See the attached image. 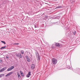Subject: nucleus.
Segmentation results:
<instances>
[{
	"mask_svg": "<svg viewBox=\"0 0 80 80\" xmlns=\"http://www.w3.org/2000/svg\"><path fill=\"white\" fill-rule=\"evenodd\" d=\"M52 63L54 65H55L57 63V60L55 58H53L52 60Z\"/></svg>",
	"mask_w": 80,
	"mask_h": 80,
	"instance_id": "nucleus-1",
	"label": "nucleus"
},
{
	"mask_svg": "<svg viewBox=\"0 0 80 80\" xmlns=\"http://www.w3.org/2000/svg\"><path fill=\"white\" fill-rule=\"evenodd\" d=\"M55 46L56 47H60V44L59 43H58V42H55Z\"/></svg>",
	"mask_w": 80,
	"mask_h": 80,
	"instance_id": "nucleus-2",
	"label": "nucleus"
},
{
	"mask_svg": "<svg viewBox=\"0 0 80 80\" xmlns=\"http://www.w3.org/2000/svg\"><path fill=\"white\" fill-rule=\"evenodd\" d=\"M14 68V67L13 66H11L10 68H9L8 69L7 71H10L12 70V69Z\"/></svg>",
	"mask_w": 80,
	"mask_h": 80,
	"instance_id": "nucleus-3",
	"label": "nucleus"
},
{
	"mask_svg": "<svg viewBox=\"0 0 80 80\" xmlns=\"http://www.w3.org/2000/svg\"><path fill=\"white\" fill-rule=\"evenodd\" d=\"M20 75L21 76V77H24V74H23V73L21 71H20Z\"/></svg>",
	"mask_w": 80,
	"mask_h": 80,
	"instance_id": "nucleus-4",
	"label": "nucleus"
},
{
	"mask_svg": "<svg viewBox=\"0 0 80 80\" xmlns=\"http://www.w3.org/2000/svg\"><path fill=\"white\" fill-rule=\"evenodd\" d=\"M30 75H31V73L30 72H29L28 74L26 75V77L28 78H29V77H30Z\"/></svg>",
	"mask_w": 80,
	"mask_h": 80,
	"instance_id": "nucleus-5",
	"label": "nucleus"
},
{
	"mask_svg": "<svg viewBox=\"0 0 80 80\" xmlns=\"http://www.w3.org/2000/svg\"><path fill=\"white\" fill-rule=\"evenodd\" d=\"M6 69H7V68H2L1 70H0V72H3V71H5V70Z\"/></svg>",
	"mask_w": 80,
	"mask_h": 80,
	"instance_id": "nucleus-6",
	"label": "nucleus"
},
{
	"mask_svg": "<svg viewBox=\"0 0 80 80\" xmlns=\"http://www.w3.org/2000/svg\"><path fill=\"white\" fill-rule=\"evenodd\" d=\"M12 73H13V72H11L8 73V74H7V75H6V77H8V76H10V75H11L12 74Z\"/></svg>",
	"mask_w": 80,
	"mask_h": 80,
	"instance_id": "nucleus-7",
	"label": "nucleus"
},
{
	"mask_svg": "<svg viewBox=\"0 0 80 80\" xmlns=\"http://www.w3.org/2000/svg\"><path fill=\"white\" fill-rule=\"evenodd\" d=\"M26 58H27L28 62H30V58H29V57L27 56H26Z\"/></svg>",
	"mask_w": 80,
	"mask_h": 80,
	"instance_id": "nucleus-8",
	"label": "nucleus"
},
{
	"mask_svg": "<svg viewBox=\"0 0 80 80\" xmlns=\"http://www.w3.org/2000/svg\"><path fill=\"white\" fill-rule=\"evenodd\" d=\"M17 74L18 75V78L19 79H20V78H21V76H20V73L17 72Z\"/></svg>",
	"mask_w": 80,
	"mask_h": 80,
	"instance_id": "nucleus-9",
	"label": "nucleus"
},
{
	"mask_svg": "<svg viewBox=\"0 0 80 80\" xmlns=\"http://www.w3.org/2000/svg\"><path fill=\"white\" fill-rule=\"evenodd\" d=\"M35 65L34 64H32L31 65V68L32 70H33L35 68Z\"/></svg>",
	"mask_w": 80,
	"mask_h": 80,
	"instance_id": "nucleus-10",
	"label": "nucleus"
},
{
	"mask_svg": "<svg viewBox=\"0 0 80 80\" xmlns=\"http://www.w3.org/2000/svg\"><path fill=\"white\" fill-rule=\"evenodd\" d=\"M18 57H20V58H22V55H21V54L20 53H19L17 55Z\"/></svg>",
	"mask_w": 80,
	"mask_h": 80,
	"instance_id": "nucleus-11",
	"label": "nucleus"
},
{
	"mask_svg": "<svg viewBox=\"0 0 80 80\" xmlns=\"http://www.w3.org/2000/svg\"><path fill=\"white\" fill-rule=\"evenodd\" d=\"M5 76V74H0V77H4Z\"/></svg>",
	"mask_w": 80,
	"mask_h": 80,
	"instance_id": "nucleus-12",
	"label": "nucleus"
},
{
	"mask_svg": "<svg viewBox=\"0 0 80 80\" xmlns=\"http://www.w3.org/2000/svg\"><path fill=\"white\" fill-rule=\"evenodd\" d=\"M38 60H40V58L39 57V55H38Z\"/></svg>",
	"mask_w": 80,
	"mask_h": 80,
	"instance_id": "nucleus-13",
	"label": "nucleus"
},
{
	"mask_svg": "<svg viewBox=\"0 0 80 80\" xmlns=\"http://www.w3.org/2000/svg\"><path fill=\"white\" fill-rule=\"evenodd\" d=\"M1 42L2 43H3L4 44H6V42H5V41H1Z\"/></svg>",
	"mask_w": 80,
	"mask_h": 80,
	"instance_id": "nucleus-14",
	"label": "nucleus"
},
{
	"mask_svg": "<svg viewBox=\"0 0 80 80\" xmlns=\"http://www.w3.org/2000/svg\"><path fill=\"white\" fill-rule=\"evenodd\" d=\"M62 8V6H59L57 7V8Z\"/></svg>",
	"mask_w": 80,
	"mask_h": 80,
	"instance_id": "nucleus-15",
	"label": "nucleus"
},
{
	"mask_svg": "<svg viewBox=\"0 0 80 80\" xmlns=\"http://www.w3.org/2000/svg\"><path fill=\"white\" fill-rule=\"evenodd\" d=\"M6 48V46H4V47L1 48L0 49H2V48Z\"/></svg>",
	"mask_w": 80,
	"mask_h": 80,
	"instance_id": "nucleus-16",
	"label": "nucleus"
},
{
	"mask_svg": "<svg viewBox=\"0 0 80 80\" xmlns=\"http://www.w3.org/2000/svg\"><path fill=\"white\" fill-rule=\"evenodd\" d=\"M24 52L23 51H21V53L22 54H23Z\"/></svg>",
	"mask_w": 80,
	"mask_h": 80,
	"instance_id": "nucleus-17",
	"label": "nucleus"
},
{
	"mask_svg": "<svg viewBox=\"0 0 80 80\" xmlns=\"http://www.w3.org/2000/svg\"><path fill=\"white\" fill-rule=\"evenodd\" d=\"M6 58H8V57L6 56Z\"/></svg>",
	"mask_w": 80,
	"mask_h": 80,
	"instance_id": "nucleus-18",
	"label": "nucleus"
},
{
	"mask_svg": "<svg viewBox=\"0 0 80 80\" xmlns=\"http://www.w3.org/2000/svg\"><path fill=\"white\" fill-rule=\"evenodd\" d=\"M35 28H37V26H35Z\"/></svg>",
	"mask_w": 80,
	"mask_h": 80,
	"instance_id": "nucleus-19",
	"label": "nucleus"
},
{
	"mask_svg": "<svg viewBox=\"0 0 80 80\" xmlns=\"http://www.w3.org/2000/svg\"><path fill=\"white\" fill-rule=\"evenodd\" d=\"M2 62V61L0 60V62Z\"/></svg>",
	"mask_w": 80,
	"mask_h": 80,
	"instance_id": "nucleus-20",
	"label": "nucleus"
},
{
	"mask_svg": "<svg viewBox=\"0 0 80 80\" xmlns=\"http://www.w3.org/2000/svg\"><path fill=\"white\" fill-rule=\"evenodd\" d=\"M31 57L32 56V54L31 55Z\"/></svg>",
	"mask_w": 80,
	"mask_h": 80,
	"instance_id": "nucleus-21",
	"label": "nucleus"
},
{
	"mask_svg": "<svg viewBox=\"0 0 80 80\" xmlns=\"http://www.w3.org/2000/svg\"><path fill=\"white\" fill-rule=\"evenodd\" d=\"M74 35H75V33L74 34Z\"/></svg>",
	"mask_w": 80,
	"mask_h": 80,
	"instance_id": "nucleus-22",
	"label": "nucleus"
}]
</instances>
